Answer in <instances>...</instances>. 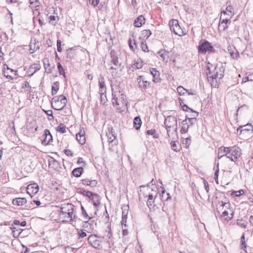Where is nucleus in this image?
I'll list each match as a JSON object with an SVG mask.
<instances>
[{
    "instance_id": "obj_57",
    "label": "nucleus",
    "mask_w": 253,
    "mask_h": 253,
    "mask_svg": "<svg viewBox=\"0 0 253 253\" xmlns=\"http://www.w3.org/2000/svg\"><path fill=\"white\" fill-rule=\"evenodd\" d=\"M45 112L48 116L51 117V118H48L49 120H52L53 119V113L51 110L45 111Z\"/></svg>"
},
{
    "instance_id": "obj_53",
    "label": "nucleus",
    "mask_w": 253,
    "mask_h": 253,
    "mask_svg": "<svg viewBox=\"0 0 253 253\" xmlns=\"http://www.w3.org/2000/svg\"><path fill=\"white\" fill-rule=\"evenodd\" d=\"M230 55L232 58L237 59L239 56V54L237 51H236L235 52L232 51L230 52Z\"/></svg>"
},
{
    "instance_id": "obj_59",
    "label": "nucleus",
    "mask_w": 253,
    "mask_h": 253,
    "mask_svg": "<svg viewBox=\"0 0 253 253\" xmlns=\"http://www.w3.org/2000/svg\"><path fill=\"white\" fill-rule=\"evenodd\" d=\"M190 112L192 113V114L190 115V117H194V118H196L199 115V113L197 111L193 110V109H190Z\"/></svg>"
},
{
    "instance_id": "obj_46",
    "label": "nucleus",
    "mask_w": 253,
    "mask_h": 253,
    "mask_svg": "<svg viewBox=\"0 0 253 253\" xmlns=\"http://www.w3.org/2000/svg\"><path fill=\"white\" fill-rule=\"evenodd\" d=\"M241 249H243L246 252H247V251L245 250L246 248V244H245V239L244 234H243V235L241 237Z\"/></svg>"
},
{
    "instance_id": "obj_47",
    "label": "nucleus",
    "mask_w": 253,
    "mask_h": 253,
    "mask_svg": "<svg viewBox=\"0 0 253 253\" xmlns=\"http://www.w3.org/2000/svg\"><path fill=\"white\" fill-rule=\"evenodd\" d=\"M58 18V17L57 16H55L54 15H51L50 17H49V22L53 25L55 26L57 22V21L56 20V18Z\"/></svg>"
},
{
    "instance_id": "obj_60",
    "label": "nucleus",
    "mask_w": 253,
    "mask_h": 253,
    "mask_svg": "<svg viewBox=\"0 0 253 253\" xmlns=\"http://www.w3.org/2000/svg\"><path fill=\"white\" fill-rule=\"evenodd\" d=\"M196 121V118H194V117H190L189 119V121H188V124L190 126L193 125Z\"/></svg>"
},
{
    "instance_id": "obj_45",
    "label": "nucleus",
    "mask_w": 253,
    "mask_h": 253,
    "mask_svg": "<svg viewBox=\"0 0 253 253\" xmlns=\"http://www.w3.org/2000/svg\"><path fill=\"white\" fill-rule=\"evenodd\" d=\"M54 84L55 85H56V86L57 87V88L56 89L55 88H54V86H52L51 93H52V95H55L57 93V91H58V90L59 89V83L58 82H55L54 83Z\"/></svg>"
},
{
    "instance_id": "obj_52",
    "label": "nucleus",
    "mask_w": 253,
    "mask_h": 253,
    "mask_svg": "<svg viewBox=\"0 0 253 253\" xmlns=\"http://www.w3.org/2000/svg\"><path fill=\"white\" fill-rule=\"evenodd\" d=\"M155 202V200H148L147 202V205L149 209H151L155 206V205L154 204Z\"/></svg>"
},
{
    "instance_id": "obj_40",
    "label": "nucleus",
    "mask_w": 253,
    "mask_h": 253,
    "mask_svg": "<svg viewBox=\"0 0 253 253\" xmlns=\"http://www.w3.org/2000/svg\"><path fill=\"white\" fill-rule=\"evenodd\" d=\"M231 216H229L228 212L226 211H224L222 212L221 216L223 217L226 220H230L233 217V213H231Z\"/></svg>"
},
{
    "instance_id": "obj_64",
    "label": "nucleus",
    "mask_w": 253,
    "mask_h": 253,
    "mask_svg": "<svg viewBox=\"0 0 253 253\" xmlns=\"http://www.w3.org/2000/svg\"><path fill=\"white\" fill-rule=\"evenodd\" d=\"M108 141L109 143L113 142V141L115 139L116 136L113 135V136H110L109 135H108Z\"/></svg>"
},
{
    "instance_id": "obj_18",
    "label": "nucleus",
    "mask_w": 253,
    "mask_h": 253,
    "mask_svg": "<svg viewBox=\"0 0 253 253\" xmlns=\"http://www.w3.org/2000/svg\"><path fill=\"white\" fill-rule=\"evenodd\" d=\"M221 195H222L223 197L225 199V201H222L221 202V204L219 206V207L217 208V209L218 210L217 211L219 213L220 211H222L223 210V208H224V207H225V208L226 209H228V208H229L230 206L229 201L227 199H226L225 194L223 193H222Z\"/></svg>"
},
{
    "instance_id": "obj_38",
    "label": "nucleus",
    "mask_w": 253,
    "mask_h": 253,
    "mask_svg": "<svg viewBox=\"0 0 253 253\" xmlns=\"http://www.w3.org/2000/svg\"><path fill=\"white\" fill-rule=\"evenodd\" d=\"M142 36L147 39L152 34L151 32L149 30H144L141 32Z\"/></svg>"
},
{
    "instance_id": "obj_23",
    "label": "nucleus",
    "mask_w": 253,
    "mask_h": 253,
    "mask_svg": "<svg viewBox=\"0 0 253 253\" xmlns=\"http://www.w3.org/2000/svg\"><path fill=\"white\" fill-rule=\"evenodd\" d=\"M26 203L27 200L25 198H17L12 200V204L16 206H23Z\"/></svg>"
},
{
    "instance_id": "obj_51",
    "label": "nucleus",
    "mask_w": 253,
    "mask_h": 253,
    "mask_svg": "<svg viewBox=\"0 0 253 253\" xmlns=\"http://www.w3.org/2000/svg\"><path fill=\"white\" fill-rule=\"evenodd\" d=\"M29 87V83L27 81H24L22 84V88L24 89L25 91H27V89Z\"/></svg>"
},
{
    "instance_id": "obj_28",
    "label": "nucleus",
    "mask_w": 253,
    "mask_h": 253,
    "mask_svg": "<svg viewBox=\"0 0 253 253\" xmlns=\"http://www.w3.org/2000/svg\"><path fill=\"white\" fill-rule=\"evenodd\" d=\"M182 126L181 129V132L182 133H185L188 132L189 127L190 125L188 124L187 120H184L182 122Z\"/></svg>"
},
{
    "instance_id": "obj_25",
    "label": "nucleus",
    "mask_w": 253,
    "mask_h": 253,
    "mask_svg": "<svg viewBox=\"0 0 253 253\" xmlns=\"http://www.w3.org/2000/svg\"><path fill=\"white\" fill-rule=\"evenodd\" d=\"M100 197L99 196L95 193H93L91 198H89L93 202L94 207H97L100 204Z\"/></svg>"
},
{
    "instance_id": "obj_58",
    "label": "nucleus",
    "mask_w": 253,
    "mask_h": 253,
    "mask_svg": "<svg viewBox=\"0 0 253 253\" xmlns=\"http://www.w3.org/2000/svg\"><path fill=\"white\" fill-rule=\"evenodd\" d=\"M57 51L58 52H61L62 51V48H61V41L59 40H58L57 41Z\"/></svg>"
},
{
    "instance_id": "obj_14",
    "label": "nucleus",
    "mask_w": 253,
    "mask_h": 253,
    "mask_svg": "<svg viewBox=\"0 0 253 253\" xmlns=\"http://www.w3.org/2000/svg\"><path fill=\"white\" fill-rule=\"evenodd\" d=\"M44 135L45 137L42 140V144L43 145H47L50 143V141L52 140V137L48 129H45L44 131Z\"/></svg>"
},
{
    "instance_id": "obj_49",
    "label": "nucleus",
    "mask_w": 253,
    "mask_h": 253,
    "mask_svg": "<svg viewBox=\"0 0 253 253\" xmlns=\"http://www.w3.org/2000/svg\"><path fill=\"white\" fill-rule=\"evenodd\" d=\"M244 193L243 190H240L237 191H233L232 192V195H235L236 197H239Z\"/></svg>"
},
{
    "instance_id": "obj_56",
    "label": "nucleus",
    "mask_w": 253,
    "mask_h": 253,
    "mask_svg": "<svg viewBox=\"0 0 253 253\" xmlns=\"http://www.w3.org/2000/svg\"><path fill=\"white\" fill-rule=\"evenodd\" d=\"M42 61L43 63L44 67L46 70L47 68L50 66V64L48 62V59L47 58H44Z\"/></svg>"
},
{
    "instance_id": "obj_19",
    "label": "nucleus",
    "mask_w": 253,
    "mask_h": 253,
    "mask_svg": "<svg viewBox=\"0 0 253 253\" xmlns=\"http://www.w3.org/2000/svg\"><path fill=\"white\" fill-rule=\"evenodd\" d=\"M82 183L86 186L94 187L96 186L97 181L96 180H90L88 178L84 179L81 180Z\"/></svg>"
},
{
    "instance_id": "obj_2",
    "label": "nucleus",
    "mask_w": 253,
    "mask_h": 253,
    "mask_svg": "<svg viewBox=\"0 0 253 253\" xmlns=\"http://www.w3.org/2000/svg\"><path fill=\"white\" fill-rule=\"evenodd\" d=\"M112 101L114 105L119 106L120 108L124 107L126 104L127 101L126 95L121 93L119 87H117L114 89L112 88Z\"/></svg>"
},
{
    "instance_id": "obj_43",
    "label": "nucleus",
    "mask_w": 253,
    "mask_h": 253,
    "mask_svg": "<svg viewBox=\"0 0 253 253\" xmlns=\"http://www.w3.org/2000/svg\"><path fill=\"white\" fill-rule=\"evenodd\" d=\"M57 68L60 75H63L64 78L66 77L64 69L60 63L57 64Z\"/></svg>"
},
{
    "instance_id": "obj_17",
    "label": "nucleus",
    "mask_w": 253,
    "mask_h": 253,
    "mask_svg": "<svg viewBox=\"0 0 253 253\" xmlns=\"http://www.w3.org/2000/svg\"><path fill=\"white\" fill-rule=\"evenodd\" d=\"M60 209L61 210L60 212V215H63L65 214H66L68 211L71 210L74 211L73 205L69 203L62 205Z\"/></svg>"
},
{
    "instance_id": "obj_16",
    "label": "nucleus",
    "mask_w": 253,
    "mask_h": 253,
    "mask_svg": "<svg viewBox=\"0 0 253 253\" xmlns=\"http://www.w3.org/2000/svg\"><path fill=\"white\" fill-rule=\"evenodd\" d=\"M41 67L40 64L34 63L31 65L27 71L28 76L30 77L33 76L37 71L41 69Z\"/></svg>"
},
{
    "instance_id": "obj_29",
    "label": "nucleus",
    "mask_w": 253,
    "mask_h": 253,
    "mask_svg": "<svg viewBox=\"0 0 253 253\" xmlns=\"http://www.w3.org/2000/svg\"><path fill=\"white\" fill-rule=\"evenodd\" d=\"M83 171V168L82 167H80L74 169L72 171V174L74 176L79 177L81 175Z\"/></svg>"
},
{
    "instance_id": "obj_30",
    "label": "nucleus",
    "mask_w": 253,
    "mask_h": 253,
    "mask_svg": "<svg viewBox=\"0 0 253 253\" xmlns=\"http://www.w3.org/2000/svg\"><path fill=\"white\" fill-rule=\"evenodd\" d=\"M169 53L168 51L161 50L158 52L157 54L163 59V61H165L166 59L167 60L168 59Z\"/></svg>"
},
{
    "instance_id": "obj_55",
    "label": "nucleus",
    "mask_w": 253,
    "mask_h": 253,
    "mask_svg": "<svg viewBox=\"0 0 253 253\" xmlns=\"http://www.w3.org/2000/svg\"><path fill=\"white\" fill-rule=\"evenodd\" d=\"M78 234L79 236V238H82L86 236V232L83 230L79 231Z\"/></svg>"
},
{
    "instance_id": "obj_50",
    "label": "nucleus",
    "mask_w": 253,
    "mask_h": 253,
    "mask_svg": "<svg viewBox=\"0 0 253 253\" xmlns=\"http://www.w3.org/2000/svg\"><path fill=\"white\" fill-rule=\"evenodd\" d=\"M81 193L83 194V195L85 196L88 197L89 198H91V197L93 193L89 191H86L85 190H84L83 191L81 192Z\"/></svg>"
},
{
    "instance_id": "obj_27",
    "label": "nucleus",
    "mask_w": 253,
    "mask_h": 253,
    "mask_svg": "<svg viewBox=\"0 0 253 253\" xmlns=\"http://www.w3.org/2000/svg\"><path fill=\"white\" fill-rule=\"evenodd\" d=\"M142 122L139 116L135 117L133 120V126L136 129H138L141 127Z\"/></svg>"
},
{
    "instance_id": "obj_15",
    "label": "nucleus",
    "mask_w": 253,
    "mask_h": 253,
    "mask_svg": "<svg viewBox=\"0 0 253 253\" xmlns=\"http://www.w3.org/2000/svg\"><path fill=\"white\" fill-rule=\"evenodd\" d=\"M76 139L81 145L85 144V131L83 128H80V131L76 134Z\"/></svg>"
},
{
    "instance_id": "obj_48",
    "label": "nucleus",
    "mask_w": 253,
    "mask_h": 253,
    "mask_svg": "<svg viewBox=\"0 0 253 253\" xmlns=\"http://www.w3.org/2000/svg\"><path fill=\"white\" fill-rule=\"evenodd\" d=\"M218 165H219V164L217 163V165H216L217 169L215 170V171L214 172V178L215 179V181L217 184H218V173H219Z\"/></svg>"
},
{
    "instance_id": "obj_10",
    "label": "nucleus",
    "mask_w": 253,
    "mask_h": 253,
    "mask_svg": "<svg viewBox=\"0 0 253 253\" xmlns=\"http://www.w3.org/2000/svg\"><path fill=\"white\" fill-rule=\"evenodd\" d=\"M111 62L113 64L114 66H111L110 69L118 70L121 66V63L119 61V58L116 53L114 50H111Z\"/></svg>"
},
{
    "instance_id": "obj_36",
    "label": "nucleus",
    "mask_w": 253,
    "mask_h": 253,
    "mask_svg": "<svg viewBox=\"0 0 253 253\" xmlns=\"http://www.w3.org/2000/svg\"><path fill=\"white\" fill-rule=\"evenodd\" d=\"M156 131L154 129L148 130L146 131V134L148 135H153L154 138H158L159 137V134H156Z\"/></svg>"
},
{
    "instance_id": "obj_35",
    "label": "nucleus",
    "mask_w": 253,
    "mask_h": 253,
    "mask_svg": "<svg viewBox=\"0 0 253 253\" xmlns=\"http://www.w3.org/2000/svg\"><path fill=\"white\" fill-rule=\"evenodd\" d=\"M191 138L190 137L185 138L182 141V143H183V144L184 145V146L187 148H189V146L191 144Z\"/></svg>"
},
{
    "instance_id": "obj_4",
    "label": "nucleus",
    "mask_w": 253,
    "mask_h": 253,
    "mask_svg": "<svg viewBox=\"0 0 253 253\" xmlns=\"http://www.w3.org/2000/svg\"><path fill=\"white\" fill-rule=\"evenodd\" d=\"M67 98L64 95L55 96L52 99V107L56 110H62L67 104Z\"/></svg>"
},
{
    "instance_id": "obj_34",
    "label": "nucleus",
    "mask_w": 253,
    "mask_h": 253,
    "mask_svg": "<svg viewBox=\"0 0 253 253\" xmlns=\"http://www.w3.org/2000/svg\"><path fill=\"white\" fill-rule=\"evenodd\" d=\"M177 91L180 95H184L187 94L188 90L184 88L182 86H178L177 88Z\"/></svg>"
},
{
    "instance_id": "obj_3",
    "label": "nucleus",
    "mask_w": 253,
    "mask_h": 253,
    "mask_svg": "<svg viewBox=\"0 0 253 253\" xmlns=\"http://www.w3.org/2000/svg\"><path fill=\"white\" fill-rule=\"evenodd\" d=\"M164 124L167 128L168 135L170 137V134L173 133L177 129V119L173 116H169L165 119Z\"/></svg>"
},
{
    "instance_id": "obj_12",
    "label": "nucleus",
    "mask_w": 253,
    "mask_h": 253,
    "mask_svg": "<svg viewBox=\"0 0 253 253\" xmlns=\"http://www.w3.org/2000/svg\"><path fill=\"white\" fill-rule=\"evenodd\" d=\"M39 190V186L36 183L29 184L26 188L27 193L29 194L31 197L37 194Z\"/></svg>"
},
{
    "instance_id": "obj_32",
    "label": "nucleus",
    "mask_w": 253,
    "mask_h": 253,
    "mask_svg": "<svg viewBox=\"0 0 253 253\" xmlns=\"http://www.w3.org/2000/svg\"><path fill=\"white\" fill-rule=\"evenodd\" d=\"M143 63L141 59H138L132 65V67L134 69H139L142 67Z\"/></svg>"
},
{
    "instance_id": "obj_6",
    "label": "nucleus",
    "mask_w": 253,
    "mask_h": 253,
    "mask_svg": "<svg viewBox=\"0 0 253 253\" xmlns=\"http://www.w3.org/2000/svg\"><path fill=\"white\" fill-rule=\"evenodd\" d=\"M170 29L175 34L182 36L184 35V32L181 28L177 20H171L169 22Z\"/></svg>"
},
{
    "instance_id": "obj_8",
    "label": "nucleus",
    "mask_w": 253,
    "mask_h": 253,
    "mask_svg": "<svg viewBox=\"0 0 253 253\" xmlns=\"http://www.w3.org/2000/svg\"><path fill=\"white\" fill-rule=\"evenodd\" d=\"M241 155V149L238 147L234 146L233 147H231L230 153L228 155L227 158L229 159L232 161L235 162L237 159L240 157Z\"/></svg>"
},
{
    "instance_id": "obj_37",
    "label": "nucleus",
    "mask_w": 253,
    "mask_h": 253,
    "mask_svg": "<svg viewBox=\"0 0 253 253\" xmlns=\"http://www.w3.org/2000/svg\"><path fill=\"white\" fill-rule=\"evenodd\" d=\"M237 224L238 225L243 227L246 228L247 226L248 222L242 219H238L237 221Z\"/></svg>"
},
{
    "instance_id": "obj_7",
    "label": "nucleus",
    "mask_w": 253,
    "mask_h": 253,
    "mask_svg": "<svg viewBox=\"0 0 253 253\" xmlns=\"http://www.w3.org/2000/svg\"><path fill=\"white\" fill-rule=\"evenodd\" d=\"M228 11H229V15L228 17H225L224 18L220 19L218 25V30L222 32L225 31L228 28L227 23L229 21L230 22V19L232 18L231 9L228 8Z\"/></svg>"
},
{
    "instance_id": "obj_61",
    "label": "nucleus",
    "mask_w": 253,
    "mask_h": 253,
    "mask_svg": "<svg viewBox=\"0 0 253 253\" xmlns=\"http://www.w3.org/2000/svg\"><path fill=\"white\" fill-rule=\"evenodd\" d=\"M126 220H127V216L122 217V221H121V224H122L123 228L124 227V226L125 227L126 226Z\"/></svg>"
},
{
    "instance_id": "obj_39",
    "label": "nucleus",
    "mask_w": 253,
    "mask_h": 253,
    "mask_svg": "<svg viewBox=\"0 0 253 253\" xmlns=\"http://www.w3.org/2000/svg\"><path fill=\"white\" fill-rule=\"evenodd\" d=\"M171 146L172 150L177 152L179 150V145L178 143H176L175 141H172L171 142Z\"/></svg>"
},
{
    "instance_id": "obj_22",
    "label": "nucleus",
    "mask_w": 253,
    "mask_h": 253,
    "mask_svg": "<svg viewBox=\"0 0 253 253\" xmlns=\"http://www.w3.org/2000/svg\"><path fill=\"white\" fill-rule=\"evenodd\" d=\"M231 8V14H232V17L234 16V12H233V8L232 7V6H230V5H228L226 7V9L225 10H224L223 11H221V15H220V18L221 19H223V18H224L225 17H228L229 16V15L230 14L229 13V11H228V8Z\"/></svg>"
},
{
    "instance_id": "obj_24",
    "label": "nucleus",
    "mask_w": 253,
    "mask_h": 253,
    "mask_svg": "<svg viewBox=\"0 0 253 253\" xmlns=\"http://www.w3.org/2000/svg\"><path fill=\"white\" fill-rule=\"evenodd\" d=\"M231 147H225L223 146L220 147L218 149V152L219 154H224V156L227 158L228 155L230 153Z\"/></svg>"
},
{
    "instance_id": "obj_9",
    "label": "nucleus",
    "mask_w": 253,
    "mask_h": 253,
    "mask_svg": "<svg viewBox=\"0 0 253 253\" xmlns=\"http://www.w3.org/2000/svg\"><path fill=\"white\" fill-rule=\"evenodd\" d=\"M199 52L206 53L207 51L212 52L213 48L211 44L207 41H205L203 43H200L198 46Z\"/></svg>"
},
{
    "instance_id": "obj_1",
    "label": "nucleus",
    "mask_w": 253,
    "mask_h": 253,
    "mask_svg": "<svg viewBox=\"0 0 253 253\" xmlns=\"http://www.w3.org/2000/svg\"><path fill=\"white\" fill-rule=\"evenodd\" d=\"M207 69L209 70L211 76L208 77L209 81L211 82V85L215 87H218V82H219L224 76L225 68L222 66H216L215 67L214 70L211 73L210 67H208Z\"/></svg>"
},
{
    "instance_id": "obj_11",
    "label": "nucleus",
    "mask_w": 253,
    "mask_h": 253,
    "mask_svg": "<svg viewBox=\"0 0 253 253\" xmlns=\"http://www.w3.org/2000/svg\"><path fill=\"white\" fill-rule=\"evenodd\" d=\"M253 131V126L251 124L240 126L237 129V133L239 135L246 133L251 134Z\"/></svg>"
},
{
    "instance_id": "obj_54",
    "label": "nucleus",
    "mask_w": 253,
    "mask_h": 253,
    "mask_svg": "<svg viewBox=\"0 0 253 253\" xmlns=\"http://www.w3.org/2000/svg\"><path fill=\"white\" fill-rule=\"evenodd\" d=\"M141 48H142V50L143 51H145V52H148L149 51L148 48V46L147 45V44L145 42H142V43H141Z\"/></svg>"
},
{
    "instance_id": "obj_13",
    "label": "nucleus",
    "mask_w": 253,
    "mask_h": 253,
    "mask_svg": "<svg viewBox=\"0 0 253 253\" xmlns=\"http://www.w3.org/2000/svg\"><path fill=\"white\" fill-rule=\"evenodd\" d=\"M140 187H143L146 188L147 192H149L150 191H151L152 192H154V194H146L145 196V197H148V200H154L156 199L157 196V188L155 187L156 190H154L153 188L148 187V186L147 187H145L144 185L140 186Z\"/></svg>"
},
{
    "instance_id": "obj_5",
    "label": "nucleus",
    "mask_w": 253,
    "mask_h": 253,
    "mask_svg": "<svg viewBox=\"0 0 253 253\" xmlns=\"http://www.w3.org/2000/svg\"><path fill=\"white\" fill-rule=\"evenodd\" d=\"M100 238V237L91 234L88 237L87 240L88 243L94 248L101 249L102 248V240Z\"/></svg>"
},
{
    "instance_id": "obj_31",
    "label": "nucleus",
    "mask_w": 253,
    "mask_h": 253,
    "mask_svg": "<svg viewBox=\"0 0 253 253\" xmlns=\"http://www.w3.org/2000/svg\"><path fill=\"white\" fill-rule=\"evenodd\" d=\"M107 229L106 230V234H105L104 236H102V238H106V239H109L111 238L112 235L111 232V225H108L107 226Z\"/></svg>"
},
{
    "instance_id": "obj_20",
    "label": "nucleus",
    "mask_w": 253,
    "mask_h": 253,
    "mask_svg": "<svg viewBox=\"0 0 253 253\" xmlns=\"http://www.w3.org/2000/svg\"><path fill=\"white\" fill-rule=\"evenodd\" d=\"M99 93L103 95L106 91V87L104 82V78L102 77L99 79Z\"/></svg>"
},
{
    "instance_id": "obj_41",
    "label": "nucleus",
    "mask_w": 253,
    "mask_h": 253,
    "mask_svg": "<svg viewBox=\"0 0 253 253\" xmlns=\"http://www.w3.org/2000/svg\"><path fill=\"white\" fill-rule=\"evenodd\" d=\"M170 198V196L169 193H166L165 190L162 191V200L167 201Z\"/></svg>"
},
{
    "instance_id": "obj_63",
    "label": "nucleus",
    "mask_w": 253,
    "mask_h": 253,
    "mask_svg": "<svg viewBox=\"0 0 253 253\" xmlns=\"http://www.w3.org/2000/svg\"><path fill=\"white\" fill-rule=\"evenodd\" d=\"M181 108L184 111H188V110L190 111V109H191L187 105L185 104H183V105H181Z\"/></svg>"
},
{
    "instance_id": "obj_42",
    "label": "nucleus",
    "mask_w": 253,
    "mask_h": 253,
    "mask_svg": "<svg viewBox=\"0 0 253 253\" xmlns=\"http://www.w3.org/2000/svg\"><path fill=\"white\" fill-rule=\"evenodd\" d=\"M150 84V83L147 81H142V82L138 84L139 86L143 89L146 88Z\"/></svg>"
},
{
    "instance_id": "obj_62",
    "label": "nucleus",
    "mask_w": 253,
    "mask_h": 253,
    "mask_svg": "<svg viewBox=\"0 0 253 253\" xmlns=\"http://www.w3.org/2000/svg\"><path fill=\"white\" fill-rule=\"evenodd\" d=\"M64 152L68 156H73V153L69 149H65L64 150Z\"/></svg>"
},
{
    "instance_id": "obj_33",
    "label": "nucleus",
    "mask_w": 253,
    "mask_h": 253,
    "mask_svg": "<svg viewBox=\"0 0 253 253\" xmlns=\"http://www.w3.org/2000/svg\"><path fill=\"white\" fill-rule=\"evenodd\" d=\"M56 130L61 133H64L66 132V127L63 124L61 123L56 127Z\"/></svg>"
},
{
    "instance_id": "obj_44",
    "label": "nucleus",
    "mask_w": 253,
    "mask_h": 253,
    "mask_svg": "<svg viewBox=\"0 0 253 253\" xmlns=\"http://www.w3.org/2000/svg\"><path fill=\"white\" fill-rule=\"evenodd\" d=\"M73 211H74L71 210V211H68V212H67L66 214H65L64 215H63V217L64 218H69L70 219V221L72 222V221H73V219L72 218V215L73 214Z\"/></svg>"
},
{
    "instance_id": "obj_21",
    "label": "nucleus",
    "mask_w": 253,
    "mask_h": 253,
    "mask_svg": "<svg viewBox=\"0 0 253 253\" xmlns=\"http://www.w3.org/2000/svg\"><path fill=\"white\" fill-rule=\"evenodd\" d=\"M145 23V18L142 15H139L135 19L134 22V26L136 27H140Z\"/></svg>"
},
{
    "instance_id": "obj_26",
    "label": "nucleus",
    "mask_w": 253,
    "mask_h": 253,
    "mask_svg": "<svg viewBox=\"0 0 253 253\" xmlns=\"http://www.w3.org/2000/svg\"><path fill=\"white\" fill-rule=\"evenodd\" d=\"M150 73L153 76V82L157 83L158 82L159 79V72L157 71V70L155 68H152L150 70Z\"/></svg>"
}]
</instances>
